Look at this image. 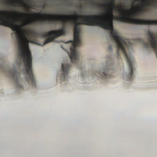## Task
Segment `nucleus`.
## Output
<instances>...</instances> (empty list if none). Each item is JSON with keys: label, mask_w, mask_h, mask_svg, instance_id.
<instances>
[{"label": "nucleus", "mask_w": 157, "mask_h": 157, "mask_svg": "<svg viewBox=\"0 0 157 157\" xmlns=\"http://www.w3.org/2000/svg\"><path fill=\"white\" fill-rule=\"evenodd\" d=\"M71 65L70 63H65V64L63 63L62 64V75L61 76V81H66L67 80L68 71Z\"/></svg>", "instance_id": "obj_4"}, {"label": "nucleus", "mask_w": 157, "mask_h": 157, "mask_svg": "<svg viewBox=\"0 0 157 157\" xmlns=\"http://www.w3.org/2000/svg\"><path fill=\"white\" fill-rule=\"evenodd\" d=\"M11 13H12L14 16H15L17 14L18 16H26V15L27 14L26 13H20L17 12H16V11H13Z\"/></svg>", "instance_id": "obj_6"}, {"label": "nucleus", "mask_w": 157, "mask_h": 157, "mask_svg": "<svg viewBox=\"0 0 157 157\" xmlns=\"http://www.w3.org/2000/svg\"><path fill=\"white\" fill-rule=\"evenodd\" d=\"M20 1L22 3H23V1Z\"/></svg>", "instance_id": "obj_8"}, {"label": "nucleus", "mask_w": 157, "mask_h": 157, "mask_svg": "<svg viewBox=\"0 0 157 157\" xmlns=\"http://www.w3.org/2000/svg\"><path fill=\"white\" fill-rule=\"evenodd\" d=\"M27 14L28 15H29V13H27Z\"/></svg>", "instance_id": "obj_10"}, {"label": "nucleus", "mask_w": 157, "mask_h": 157, "mask_svg": "<svg viewBox=\"0 0 157 157\" xmlns=\"http://www.w3.org/2000/svg\"><path fill=\"white\" fill-rule=\"evenodd\" d=\"M110 70L107 69L106 70H101L99 72H97L96 75L97 76H99L103 78H106L111 77V75L110 74Z\"/></svg>", "instance_id": "obj_5"}, {"label": "nucleus", "mask_w": 157, "mask_h": 157, "mask_svg": "<svg viewBox=\"0 0 157 157\" xmlns=\"http://www.w3.org/2000/svg\"><path fill=\"white\" fill-rule=\"evenodd\" d=\"M5 71L12 78L15 82L17 88L18 89H23L22 86L20 84L19 82L20 74L17 72L15 67L13 69H5Z\"/></svg>", "instance_id": "obj_3"}, {"label": "nucleus", "mask_w": 157, "mask_h": 157, "mask_svg": "<svg viewBox=\"0 0 157 157\" xmlns=\"http://www.w3.org/2000/svg\"><path fill=\"white\" fill-rule=\"evenodd\" d=\"M21 5L22 6L24 7L25 8H26L27 7L28 8H29V7L28 6H27L24 3H22Z\"/></svg>", "instance_id": "obj_7"}, {"label": "nucleus", "mask_w": 157, "mask_h": 157, "mask_svg": "<svg viewBox=\"0 0 157 157\" xmlns=\"http://www.w3.org/2000/svg\"><path fill=\"white\" fill-rule=\"evenodd\" d=\"M102 3H94L97 8L102 9L105 11L104 14L98 15H75V63L79 62V54L76 50L77 47L81 44L79 36L80 25L90 26L97 25L102 28L109 30L110 34L117 44V53L120 56L121 51L126 58L128 66L129 74L128 75H133V64L134 59L133 56H128L125 48L128 49L132 47V43L125 40L118 35V33L113 29V19L122 22L146 25H157V20H145L137 18L140 12L147 11L149 9H157V1H140V4L132 5V9L130 10L128 15L123 5L115 4L116 1H106ZM135 3L138 1H132Z\"/></svg>", "instance_id": "obj_1"}, {"label": "nucleus", "mask_w": 157, "mask_h": 157, "mask_svg": "<svg viewBox=\"0 0 157 157\" xmlns=\"http://www.w3.org/2000/svg\"><path fill=\"white\" fill-rule=\"evenodd\" d=\"M112 50V47L111 46H110L109 47V50Z\"/></svg>", "instance_id": "obj_9"}, {"label": "nucleus", "mask_w": 157, "mask_h": 157, "mask_svg": "<svg viewBox=\"0 0 157 157\" xmlns=\"http://www.w3.org/2000/svg\"><path fill=\"white\" fill-rule=\"evenodd\" d=\"M8 13L7 11H0V25L9 27L13 31L12 33L11 36L16 37L17 38L18 47V58L19 60V64L21 63L22 60L25 67L24 73L26 74L27 80L29 82L31 83L33 87H35L36 85L32 71V57L29 46V43L32 42L29 40L27 35L35 37L37 34L33 30L26 31L24 29H21V27L27 25L36 24L38 22L41 24H51L56 21V18L53 15L31 13L30 14L32 16L35 15L39 17L43 15L48 17L28 20L21 26L18 27L14 22V18L6 15Z\"/></svg>", "instance_id": "obj_2"}]
</instances>
